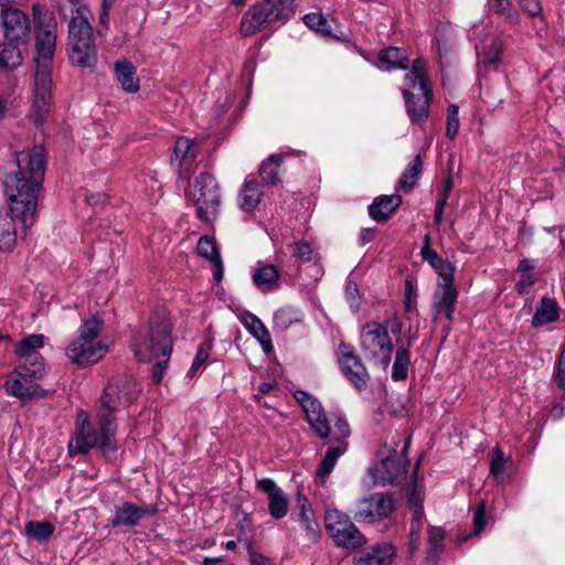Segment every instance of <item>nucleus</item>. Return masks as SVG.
<instances>
[{
	"label": "nucleus",
	"mask_w": 565,
	"mask_h": 565,
	"mask_svg": "<svg viewBox=\"0 0 565 565\" xmlns=\"http://www.w3.org/2000/svg\"><path fill=\"white\" fill-rule=\"evenodd\" d=\"M423 500L419 499L415 491L408 498V505L413 510V518L409 529V551L413 553L420 546V534L426 523L423 508Z\"/></svg>",
	"instance_id": "obj_24"
},
{
	"label": "nucleus",
	"mask_w": 565,
	"mask_h": 565,
	"mask_svg": "<svg viewBox=\"0 0 565 565\" xmlns=\"http://www.w3.org/2000/svg\"><path fill=\"white\" fill-rule=\"evenodd\" d=\"M296 502L299 507L298 519L305 532V537L311 543L318 542L321 536L320 526L307 497L297 492Z\"/></svg>",
	"instance_id": "obj_21"
},
{
	"label": "nucleus",
	"mask_w": 565,
	"mask_h": 565,
	"mask_svg": "<svg viewBox=\"0 0 565 565\" xmlns=\"http://www.w3.org/2000/svg\"><path fill=\"white\" fill-rule=\"evenodd\" d=\"M54 531V525L49 521L30 520L24 525L23 534L39 543H45L53 536Z\"/></svg>",
	"instance_id": "obj_35"
},
{
	"label": "nucleus",
	"mask_w": 565,
	"mask_h": 565,
	"mask_svg": "<svg viewBox=\"0 0 565 565\" xmlns=\"http://www.w3.org/2000/svg\"><path fill=\"white\" fill-rule=\"evenodd\" d=\"M351 430L347 419L343 416L337 417L333 425V431H331V435L329 436L331 440L337 443V445L329 448L324 454L321 462L317 468L318 478L324 480L332 472L338 459L344 455L348 449L347 439L349 438Z\"/></svg>",
	"instance_id": "obj_13"
},
{
	"label": "nucleus",
	"mask_w": 565,
	"mask_h": 565,
	"mask_svg": "<svg viewBox=\"0 0 565 565\" xmlns=\"http://www.w3.org/2000/svg\"><path fill=\"white\" fill-rule=\"evenodd\" d=\"M158 509L153 504L136 505L132 502L126 501L115 508V514L110 520L113 527L118 526H136L146 516L154 515Z\"/></svg>",
	"instance_id": "obj_18"
},
{
	"label": "nucleus",
	"mask_w": 565,
	"mask_h": 565,
	"mask_svg": "<svg viewBox=\"0 0 565 565\" xmlns=\"http://www.w3.org/2000/svg\"><path fill=\"white\" fill-rule=\"evenodd\" d=\"M445 531L438 526L428 529V550L427 559L430 564H436L444 551Z\"/></svg>",
	"instance_id": "obj_39"
},
{
	"label": "nucleus",
	"mask_w": 565,
	"mask_h": 565,
	"mask_svg": "<svg viewBox=\"0 0 565 565\" xmlns=\"http://www.w3.org/2000/svg\"><path fill=\"white\" fill-rule=\"evenodd\" d=\"M422 158L420 156H416L414 161L407 167L405 172L403 173L401 181H399V188L404 190H411L420 174L422 170Z\"/></svg>",
	"instance_id": "obj_44"
},
{
	"label": "nucleus",
	"mask_w": 565,
	"mask_h": 565,
	"mask_svg": "<svg viewBox=\"0 0 565 565\" xmlns=\"http://www.w3.org/2000/svg\"><path fill=\"white\" fill-rule=\"evenodd\" d=\"M253 284L263 292H269L279 286V271L275 265L258 263L252 273Z\"/></svg>",
	"instance_id": "obj_28"
},
{
	"label": "nucleus",
	"mask_w": 565,
	"mask_h": 565,
	"mask_svg": "<svg viewBox=\"0 0 565 565\" xmlns=\"http://www.w3.org/2000/svg\"><path fill=\"white\" fill-rule=\"evenodd\" d=\"M295 1L296 0H270L265 3L268 6L267 9L274 22L285 24L295 14Z\"/></svg>",
	"instance_id": "obj_37"
},
{
	"label": "nucleus",
	"mask_w": 565,
	"mask_h": 565,
	"mask_svg": "<svg viewBox=\"0 0 565 565\" xmlns=\"http://www.w3.org/2000/svg\"><path fill=\"white\" fill-rule=\"evenodd\" d=\"M534 268H535V264L532 259H522V260H520L519 266H518V270L521 274L532 273Z\"/></svg>",
	"instance_id": "obj_59"
},
{
	"label": "nucleus",
	"mask_w": 565,
	"mask_h": 565,
	"mask_svg": "<svg viewBox=\"0 0 565 565\" xmlns=\"http://www.w3.org/2000/svg\"><path fill=\"white\" fill-rule=\"evenodd\" d=\"M196 250L200 256L210 260L213 267V278L220 281L223 278L224 267L215 238L209 235L201 236Z\"/></svg>",
	"instance_id": "obj_25"
},
{
	"label": "nucleus",
	"mask_w": 565,
	"mask_h": 565,
	"mask_svg": "<svg viewBox=\"0 0 565 565\" xmlns=\"http://www.w3.org/2000/svg\"><path fill=\"white\" fill-rule=\"evenodd\" d=\"M18 171L8 174L3 180V191L10 212L0 210V252L11 253L17 244V226L19 218L24 228L35 220L39 192L42 188L46 170V151L42 145L15 154Z\"/></svg>",
	"instance_id": "obj_1"
},
{
	"label": "nucleus",
	"mask_w": 565,
	"mask_h": 565,
	"mask_svg": "<svg viewBox=\"0 0 565 565\" xmlns=\"http://www.w3.org/2000/svg\"><path fill=\"white\" fill-rule=\"evenodd\" d=\"M505 461L503 452L500 448H494L492 451V458L490 462V473L495 478L498 482L504 481Z\"/></svg>",
	"instance_id": "obj_46"
},
{
	"label": "nucleus",
	"mask_w": 565,
	"mask_h": 565,
	"mask_svg": "<svg viewBox=\"0 0 565 565\" xmlns=\"http://www.w3.org/2000/svg\"><path fill=\"white\" fill-rule=\"evenodd\" d=\"M405 82L407 87L403 89V96L411 121L424 124L429 115L433 94L422 58L413 61L411 71L405 75Z\"/></svg>",
	"instance_id": "obj_6"
},
{
	"label": "nucleus",
	"mask_w": 565,
	"mask_h": 565,
	"mask_svg": "<svg viewBox=\"0 0 565 565\" xmlns=\"http://www.w3.org/2000/svg\"><path fill=\"white\" fill-rule=\"evenodd\" d=\"M248 555L250 565H274L270 558L255 551L252 545L248 546Z\"/></svg>",
	"instance_id": "obj_57"
},
{
	"label": "nucleus",
	"mask_w": 565,
	"mask_h": 565,
	"mask_svg": "<svg viewBox=\"0 0 565 565\" xmlns=\"http://www.w3.org/2000/svg\"><path fill=\"white\" fill-rule=\"evenodd\" d=\"M241 321L248 332L259 341L266 352L273 350L270 333L258 317L254 313L246 312L242 316Z\"/></svg>",
	"instance_id": "obj_31"
},
{
	"label": "nucleus",
	"mask_w": 565,
	"mask_h": 565,
	"mask_svg": "<svg viewBox=\"0 0 565 565\" xmlns=\"http://www.w3.org/2000/svg\"><path fill=\"white\" fill-rule=\"evenodd\" d=\"M140 392L138 382L131 376L113 379L99 399V407L96 412L98 429L90 425L87 414L81 411L77 414L79 426L75 437L68 444L70 452L86 454L90 448L97 447L103 456L115 457L117 452L115 414L130 406L138 398Z\"/></svg>",
	"instance_id": "obj_2"
},
{
	"label": "nucleus",
	"mask_w": 565,
	"mask_h": 565,
	"mask_svg": "<svg viewBox=\"0 0 565 565\" xmlns=\"http://www.w3.org/2000/svg\"><path fill=\"white\" fill-rule=\"evenodd\" d=\"M281 163V158L278 156H270L266 161H264L259 168V174L262 180L269 184H276L279 179V168Z\"/></svg>",
	"instance_id": "obj_43"
},
{
	"label": "nucleus",
	"mask_w": 565,
	"mask_h": 565,
	"mask_svg": "<svg viewBox=\"0 0 565 565\" xmlns=\"http://www.w3.org/2000/svg\"><path fill=\"white\" fill-rule=\"evenodd\" d=\"M420 255L438 274L440 279H448L455 276L456 267L448 260L443 259L433 248L422 246Z\"/></svg>",
	"instance_id": "obj_33"
},
{
	"label": "nucleus",
	"mask_w": 565,
	"mask_h": 565,
	"mask_svg": "<svg viewBox=\"0 0 565 565\" xmlns=\"http://www.w3.org/2000/svg\"><path fill=\"white\" fill-rule=\"evenodd\" d=\"M558 318L557 305L554 300L543 298L532 317L534 327L545 326L556 321Z\"/></svg>",
	"instance_id": "obj_36"
},
{
	"label": "nucleus",
	"mask_w": 565,
	"mask_h": 565,
	"mask_svg": "<svg viewBox=\"0 0 565 565\" xmlns=\"http://www.w3.org/2000/svg\"><path fill=\"white\" fill-rule=\"evenodd\" d=\"M345 298L353 312L359 311L361 296L356 282L349 276L345 281Z\"/></svg>",
	"instance_id": "obj_48"
},
{
	"label": "nucleus",
	"mask_w": 565,
	"mask_h": 565,
	"mask_svg": "<svg viewBox=\"0 0 565 565\" xmlns=\"http://www.w3.org/2000/svg\"><path fill=\"white\" fill-rule=\"evenodd\" d=\"M75 14L68 22L67 56L72 65L79 68H94L98 62L97 46L90 23L92 13L79 0H72Z\"/></svg>",
	"instance_id": "obj_5"
},
{
	"label": "nucleus",
	"mask_w": 565,
	"mask_h": 565,
	"mask_svg": "<svg viewBox=\"0 0 565 565\" xmlns=\"http://www.w3.org/2000/svg\"><path fill=\"white\" fill-rule=\"evenodd\" d=\"M505 92L502 89H498L495 87H487L481 92V97L486 104L490 107H497L501 103H503L505 98Z\"/></svg>",
	"instance_id": "obj_51"
},
{
	"label": "nucleus",
	"mask_w": 565,
	"mask_h": 565,
	"mask_svg": "<svg viewBox=\"0 0 565 565\" xmlns=\"http://www.w3.org/2000/svg\"><path fill=\"white\" fill-rule=\"evenodd\" d=\"M115 75L121 88L130 94L137 93L140 88V81L137 76L136 66L128 60H118L115 63Z\"/></svg>",
	"instance_id": "obj_30"
},
{
	"label": "nucleus",
	"mask_w": 565,
	"mask_h": 565,
	"mask_svg": "<svg viewBox=\"0 0 565 565\" xmlns=\"http://www.w3.org/2000/svg\"><path fill=\"white\" fill-rule=\"evenodd\" d=\"M1 25L9 42L18 45L28 42L31 25L26 14L17 8H2Z\"/></svg>",
	"instance_id": "obj_16"
},
{
	"label": "nucleus",
	"mask_w": 565,
	"mask_h": 565,
	"mask_svg": "<svg viewBox=\"0 0 565 565\" xmlns=\"http://www.w3.org/2000/svg\"><path fill=\"white\" fill-rule=\"evenodd\" d=\"M267 22H274L267 7H264L262 4H254L245 12V14L242 18L241 32L244 35L255 34Z\"/></svg>",
	"instance_id": "obj_26"
},
{
	"label": "nucleus",
	"mask_w": 565,
	"mask_h": 565,
	"mask_svg": "<svg viewBox=\"0 0 565 565\" xmlns=\"http://www.w3.org/2000/svg\"><path fill=\"white\" fill-rule=\"evenodd\" d=\"M402 329V322L398 319H394L391 324V331L392 333H397Z\"/></svg>",
	"instance_id": "obj_64"
},
{
	"label": "nucleus",
	"mask_w": 565,
	"mask_h": 565,
	"mask_svg": "<svg viewBox=\"0 0 565 565\" xmlns=\"http://www.w3.org/2000/svg\"><path fill=\"white\" fill-rule=\"evenodd\" d=\"M256 487L267 494L270 516L276 520L285 518L289 510V500L281 488L270 478L257 480Z\"/></svg>",
	"instance_id": "obj_20"
},
{
	"label": "nucleus",
	"mask_w": 565,
	"mask_h": 565,
	"mask_svg": "<svg viewBox=\"0 0 565 565\" xmlns=\"http://www.w3.org/2000/svg\"><path fill=\"white\" fill-rule=\"evenodd\" d=\"M263 195L262 184L255 179H247L239 190L237 204L243 212H254L259 205Z\"/></svg>",
	"instance_id": "obj_27"
},
{
	"label": "nucleus",
	"mask_w": 565,
	"mask_h": 565,
	"mask_svg": "<svg viewBox=\"0 0 565 565\" xmlns=\"http://www.w3.org/2000/svg\"><path fill=\"white\" fill-rule=\"evenodd\" d=\"M301 313L294 308H280L274 313L273 329L278 332L286 331L294 323L300 322Z\"/></svg>",
	"instance_id": "obj_40"
},
{
	"label": "nucleus",
	"mask_w": 565,
	"mask_h": 565,
	"mask_svg": "<svg viewBox=\"0 0 565 565\" xmlns=\"http://www.w3.org/2000/svg\"><path fill=\"white\" fill-rule=\"evenodd\" d=\"M459 107L457 105H450L447 114L446 135L448 138L454 139L459 130Z\"/></svg>",
	"instance_id": "obj_49"
},
{
	"label": "nucleus",
	"mask_w": 565,
	"mask_h": 565,
	"mask_svg": "<svg viewBox=\"0 0 565 565\" xmlns=\"http://www.w3.org/2000/svg\"><path fill=\"white\" fill-rule=\"evenodd\" d=\"M565 415V406L563 404H555L551 409L550 416L553 419H561Z\"/></svg>",
	"instance_id": "obj_61"
},
{
	"label": "nucleus",
	"mask_w": 565,
	"mask_h": 565,
	"mask_svg": "<svg viewBox=\"0 0 565 565\" xmlns=\"http://www.w3.org/2000/svg\"><path fill=\"white\" fill-rule=\"evenodd\" d=\"M535 281L536 277L532 273L521 274V277L516 282V290L520 294L527 292Z\"/></svg>",
	"instance_id": "obj_54"
},
{
	"label": "nucleus",
	"mask_w": 565,
	"mask_h": 565,
	"mask_svg": "<svg viewBox=\"0 0 565 565\" xmlns=\"http://www.w3.org/2000/svg\"><path fill=\"white\" fill-rule=\"evenodd\" d=\"M394 509L395 501L391 494L376 492L356 502L354 519L358 522L374 523L388 518Z\"/></svg>",
	"instance_id": "obj_14"
},
{
	"label": "nucleus",
	"mask_w": 565,
	"mask_h": 565,
	"mask_svg": "<svg viewBox=\"0 0 565 565\" xmlns=\"http://www.w3.org/2000/svg\"><path fill=\"white\" fill-rule=\"evenodd\" d=\"M104 321L97 315L85 320L79 334L65 349L70 360L79 365L99 361L108 351L107 344L100 339Z\"/></svg>",
	"instance_id": "obj_7"
},
{
	"label": "nucleus",
	"mask_w": 565,
	"mask_h": 565,
	"mask_svg": "<svg viewBox=\"0 0 565 565\" xmlns=\"http://www.w3.org/2000/svg\"><path fill=\"white\" fill-rule=\"evenodd\" d=\"M455 276L448 279H440L433 295V319L436 321L443 316L452 321L458 299V290L454 285Z\"/></svg>",
	"instance_id": "obj_17"
},
{
	"label": "nucleus",
	"mask_w": 565,
	"mask_h": 565,
	"mask_svg": "<svg viewBox=\"0 0 565 565\" xmlns=\"http://www.w3.org/2000/svg\"><path fill=\"white\" fill-rule=\"evenodd\" d=\"M324 524L328 533L338 546L356 548L365 541L351 519L337 509L326 511Z\"/></svg>",
	"instance_id": "obj_11"
},
{
	"label": "nucleus",
	"mask_w": 565,
	"mask_h": 565,
	"mask_svg": "<svg viewBox=\"0 0 565 565\" xmlns=\"http://www.w3.org/2000/svg\"><path fill=\"white\" fill-rule=\"evenodd\" d=\"M412 295H413V287L409 281H406V288H405V310L411 311L413 308L412 303Z\"/></svg>",
	"instance_id": "obj_60"
},
{
	"label": "nucleus",
	"mask_w": 565,
	"mask_h": 565,
	"mask_svg": "<svg viewBox=\"0 0 565 565\" xmlns=\"http://www.w3.org/2000/svg\"><path fill=\"white\" fill-rule=\"evenodd\" d=\"M22 63V54L13 42L0 43V70H12Z\"/></svg>",
	"instance_id": "obj_38"
},
{
	"label": "nucleus",
	"mask_w": 565,
	"mask_h": 565,
	"mask_svg": "<svg viewBox=\"0 0 565 565\" xmlns=\"http://www.w3.org/2000/svg\"><path fill=\"white\" fill-rule=\"evenodd\" d=\"M379 61L385 71L406 70L408 67V58L405 52L396 46L387 47L379 53Z\"/></svg>",
	"instance_id": "obj_34"
},
{
	"label": "nucleus",
	"mask_w": 565,
	"mask_h": 565,
	"mask_svg": "<svg viewBox=\"0 0 565 565\" xmlns=\"http://www.w3.org/2000/svg\"><path fill=\"white\" fill-rule=\"evenodd\" d=\"M114 4V0L102 1V9L99 13V23L104 26V29L108 30L109 28V11Z\"/></svg>",
	"instance_id": "obj_58"
},
{
	"label": "nucleus",
	"mask_w": 565,
	"mask_h": 565,
	"mask_svg": "<svg viewBox=\"0 0 565 565\" xmlns=\"http://www.w3.org/2000/svg\"><path fill=\"white\" fill-rule=\"evenodd\" d=\"M395 556V548L393 545L375 544L359 552L354 558L355 565H391Z\"/></svg>",
	"instance_id": "obj_23"
},
{
	"label": "nucleus",
	"mask_w": 565,
	"mask_h": 565,
	"mask_svg": "<svg viewBox=\"0 0 565 565\" xmlns=\"http://www.w3.org/2000/svg\"><path fill=\"white\" fill-rule=\"evenodd\" d=\"M196 157L194 141L186 137H180L174 145L172 162H178L180 171H188Z\"/></svg>",
	"instance_id": "obj_32"
},
{
	"label": "nucleus",
	"mask_w": 565,
	"mask_h": 565,
	"mask_svg": "<svg viewBox=\"0 0 565 565\" xmlns=\"http://www.w3.org/2000/svg\"><path fill=\"white\" fill-rule=\"evenodd\" d=\"M292 255L301 262H310L312 258V248L309 243L305 241L296 242L290 245Z\"/></svg>",
	"instance_id": "obj_52"
},
{
	"label": "nucleus",
	"mask_w": 565,
	"mask_h": 565,
	"mask_svg": "<svg viewBox=\"0 0 565 565\" xmlns=\"http://www.w3.org/2000/svg\"><path fill=\"white\" fill-rule=\"evenodd\" d=\"M172 344L171 326L167 321L151 322L147 330L134 338V354L139 361L153 362L152 380L157 384L168 367Z\"/></svg>",
	"instance_id": "obj_4"
},
{
	"label": "nucleus",
	"mask_w": 565,
	"mask_h": 565,
	"mask_svg": "<svg viewBox=\"0 0 565 565\" xmlns=\"http://www.w3.org/2000/svg\"><path fill=\"white\" fill-rule=\"evenodd\" d=\"M519 4L532 17H537L542 13V4L539 0H523L519 1Z\"/></svg>",
	"instance_id": "obj_55"
},
{
	"label": "nucleus",
	"mask_w": 565,
	"mask_h": 565,
	"mask_svg": "<svg viewBox=\"0 0 565 565\" xmlns=\"http://www.w3.org/2000/svg\"><path fill=\"white\" fill-rule=\"evenodd\" d=\"M495 13L504 17L510 22L518 21V12L513 9L511 0H489Z\"/></svg>",
	"instance_id": "obj_47"
},
{
	"label": "nucleus",
	"mask_w": 565,
	"mask_h": 565,
	"mask_svg": "<svg viewBox=\"0 0 565 565\" xmlns=\"http://www.w3.org/2000/svg\"><path fill=\"white\" fill-rule=\"evenodd\" d=\"M486 509L484 501H480L473 511V534L478 535L486 526Z\"/></svg>",
	"instance_id": "obj_53"
},
{
	"label": "nucleus",
	"mask_w": 565,
	"mask_h": 565,
	"mask_svg": "<svg viewBox=\"0 0 565 565\" xmlns=\"http://www.w3.org/2000/svg\"><path fill=\"white\" fill-rule=\"evenodd\" d=\"M303 23L312 31L323 36L338 39L328 23L327 18L320 12H310L303 15Z\"/></svg>",
	"instance_id": "obj_42"
},
{
	"label": "nucleus",
	"mask_w": 565,
	"mask_h": 565,
	"mask_svg": "<svg viewBox=\"0 0 565 565\" xmlns=\"http://www.w3.org/2000/svg\"><path fill=\"white\" fill-rule=\"evenodd\" d=\"M338 360L348 381L358 391L364 390L370 381V375L361 358L354 352L353 347L342 343L339 347Z\"/></svg>",
	"instance_id": "obj_15"
},
{
	"label": "nucleus",
	"mask_w": 565,
	"mask_h": 565,
	"mask_svg": "<svg viewBox=\"0 0 565 565\" xmlns=\"http://www.w3.org/2000/svg\"><path fill=\"white\" fill-rule=\"evenodd\" d=\"M194 200L196 216L203 222L211 223L217 215L221 193L215 178L207 173H201L195 179Z\"/></svg>",
	"instance_id": "obj_10"
},
{
	"label": "nucleus",
	"mask_w": 565,
	"mask_h": 565,
	"mask_svg": "<svg viewBox=\"0 0 565 565\" xmlns=\"http://www.w3.org/2000/svg\"><path fill=\"white\" fill-rule=\"evenodd\" d=\"M405 467L401 463L396 454L388 456L375 462L369 468L367 475L372 480V484H392L397 482L403 476H405Z\"/></svg>",
	"instance_id": "obj_19"
},
{
	"label": "nucleus",
	"mask_w": 565,
	"mask_h": 565,
	"mask_svg": "<svg viewBox=\"0 0 565 565\" xmlns=\"http://www.w3.org/2000/svg\"><path fill=\"white\" fill-rule=\"evenodd\" d=\"M275 387L274 382H263L259 384L258 390L262 394H267Z\"/></svg>",
	"instance_id": "obj_63"
},
{
	"label": "nucleus",
	"mask_w": 565,
	"mask_h": 565,
	"mask_svg": "<svg viewBox=\"0 0 565 565\" xmlns=\"http://www.w3.org/2000/svg\"><path fill=\"white\" fill-rule=\"evenodd\" d=\"M33 17L36 30V57L33 98L30 117L38 126H42L49 115L52 87V58L56 44V20L50 11L40 4L33 6Z\"/></svg>",
	"instance_id": "obj_3"
},
{
	"label": "nucleus",
	"mask_w": 565,
	"mask_h": 565,
	"mask_svg": "<svg viewBox=\"0 0 565 565\" xmlns=\"http://www.w3.org/2000/svg\"><path fill=\"white\" fill-rule=\"evenodd\" d=\"M555 381L557 385L565 391V347L558 359L556 366Z\"/></svg>",
	"instance_id": "obj_56"
},
{
	"label": "nucleus",
	"mask_w": 565,
	"mask_h": 565,
	"mask_svg": "<svg viewBox=\"0 0 565 565\" xmlns=\"http://www.w3.org/2000/svg\"><path fill=\"white\" fill-rule=\"evenodd\" d=\"M402 204V198L398 194L382 195L372 202L369 206V214L377 223L386 221Z\"/></svg>",
	"instance_id": "obj_29"
},
{
	"label": "nucleus",
	"mask_w": 565,
	"mask_h": 565,
	"mask_svg": "<svg viewBox=\"0 0 565 565\" xmlns=\"http://www.w3.org/2000/svg\"><path fill=\"white\" fill-rule=\"evenodd\" d=\"M294 396L305 412L312 430L322 439L329 438L333 431L334 422L340 415L334 414L328 417L321 402L306 391L298 390Z\"/></svg>",
	"instance_id": "obj_12"
},
{
	"label": "nucleus",
	"mask_w": 565,
	"mask_h": 565,
	"mask_svg": "<svg viewBox=\"0 0 565 565\" xmlns=\"http://www.w3.org/2000/svg\"><path fill=\"white\" fill-rule=\"evenodd\" d=\"M502 47V41L493 39L489 49L483 52L482 62L488 65H494L500 60Z\"/></svg>",
	"instance_id": "obj_50"
},
{
	"label": "nucleus",
	"mask_w": 565,
	"mask_h": 565,
	"mask_svg": "<svg viewBox=\"0 0 565 565\" xmlns=\"http://www.w3.org/2000/svg\"><path fill=\"white\" fill-rule=\"evenodd\" d=\"M203 565H225L223 557H204Z\"/></svg>",
	"instance_id": "obj_62"
},
{
	"label": "nucleus",
	"mask_w": 565,
	"mask_h": 565,
	"mask_svg": "<svg viewBox=\"0 0 565 565\" xmlns=\"http://www.w3.org/2000/svg\"><path fill=\"white\" fill-rule=\"evenodd\" d=\"M360 342L364 353L377 360L384 367L388 366L394 345L387 327L376 321L363 324L360 331Z\"/></svg>",
	"instance_id": "obj_9"
},
{
	"label": "nucleus",
	"mask_w": 565,
	"mask_h": 565,
	"mask_svg": "<svg viewBox=\"0 0 565 565\" xmlns=\"http://www.w3.org/2000/svg\"><path fill=\"white\" fill-rule=\"evenodd\" d=\"M45 337L43 334H30L24 337L15 345V354L20 359V363L30 365H44L42 355L38 352L44 345Z\"/></svg>",
	"instance_id": "obj_22"
},
{
	"label": "nucleus",
	"mask_w": 565,
	"mask_h": 565,
	"mask_svg": "<svg viewBox=\"0 0 565 565\" xmlns=\"http://www.w3.org/2000/svg\"><path fill=\"white\" fill-rule=\"evenodd\" d=\"M212 350L211 343H202L199 345L195 356L193 359L192 365L190 370L186 373L188 377H193L195 374L205 366L209 358L210 352Z\"/></svg>",
	"instance_id": "obj_45"
},
{
	"label": "nucleus",
	"mask_w": 565,
	"mask_h": 565,
	"mask_svg": "<svg viewBox=\"0 0 565 565\" xmlns=\"http://www.w3.org/2000/svg\"><path fill=\"white\" fill-rule=\"evenodd\" d=\"M44 376V365H19L8 375L6 381V392L22 402L46 396L47 392L43 390L38 381Z\"/></svg>",
	"instance_id": "obj_8"
},
{
	"label": "nucleus",
	"mask_w": 565,
	"mask_h": 565,
	"mask_svg": "<svg viewBox=\"0 0 565 565\" xmlns=\"http://www.w3.org/2000/svg\"><path fill=\"white\" fill-rule=\"evenodd\" d=\"M411 341L407 347H398L395 354V361L392 366V379L394 381H402L407 377L408 366L411 363L409 350Z\"/></svg>",
	"instance_id": "obj_41"
}]
</instances>
